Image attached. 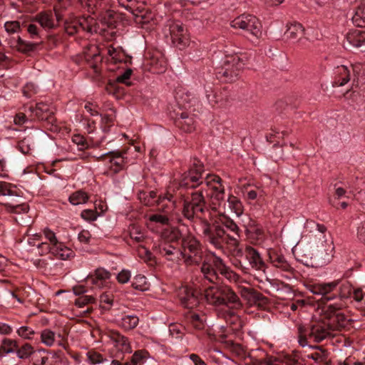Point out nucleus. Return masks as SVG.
I'll return each mask as SVG.
<instances>
[{"instance_id": "obj_1", "label": "nucleus", "mask_w": 365, "mask_h": 365, "mask_svg": "<svg viewBox=\"0 0 365 365\" xmlns=\"http://www.w3.org/2000/svg\"><path fill=\"white\" fill-rule=\"evenodd\" d=\"M118 19V14L110 9L108 4L95 17L91 15H83L71 19L65 23V31L70 36L78 33L81 31L86 33H99L106 36V33L111 36L115 34L111 31L109 32L105 27L113 29L115 28Z\"/></svg>"}, {"instance_id": "obj_2", "label": "nucleus", "mask_w": 365, "mask_h": 365, "mask_svg": "<svg viewBox=\"0 0 365 365\" xmlns=\"http://www.w3.org/2000/svg\"><path fill=\"white\" fill-rule=\"evenodd\" d=\"M204 296L206 302L212 306H225L230 309H240L242 307V303L240 297L227 285L208 286L204 290Z\"/></svg>"}, {"instance_id": "obj_3", "label": "nucleus", "mask_w": 365, "mask_h": 365, "mask_svg": "<svg viewBox=\"0 0 365 365\" xmlns=\"http://www.w3.org/2000/svg\"><path fill=\"white\" fill-rule=\"evenodd\" d=\"M202 237L204 240L217 250H222L230 242H235V238L227 235V231L215 219L211 222L205 218H200Z\"/></svg>"}, {"instance_id": "obj_4", "label": "nucleus", "mask_w": 365, "mask_h": 365, "mask_svg": "<svg viewBox=\"0 0 365 365\" xmlns=\"http://www.w3.org/2000/svg\"><path fill=\"white\" fill-rule=\"evenodd\" d=\"M334 336L323 319L312 322L304 326L298 327L299 343L302 346L307 345L309 341L320 343Z\"/></svg>"}, {"instance_id": "obj_5", "label": "nucleus", "mask_w": 365, "mask_h": 365, "mask_svg": "<svg viewBox=\"0 0 365 365\" xmlns=\"http://www.w3.org/2000/svg\"><path fill=\"white\" fill-rule=\"evenodd\" d=\"M353 287L348 281H334L329 283H319L312 286L311 292L315 295H321V299L330 301L336 297L341 299L351 297Z\"/></svg>"}, {"instance_id": "obj_6", "label": "nucleus", "mask_w": 365, "mask_h": 365, "mask_svg": "<svg viewBox=\"0 0 365 365\" xmlns=\"http://www.w3.org/2000/svg\"><path fill=\"white\" fill-rule=\"evenodd\" d=\"M205 172L203 163L197 158L190 159L189 168L184 172L179 180L180 190H195L199 186L204 187L205 180H202V174Z\"/></svg>"}, {"instance_id": "obj_7", "label": "nucleus", "mask_w": 365, "mask_h": 365, "mask_svg": "<svg viewBox=\"0 0 365 365\" xmlns=\"http://www.w3.org/2000/svg\"><path fill=\"white\" fill-rule=\"evenodd\" d=\"M180 247L181 257L186 264H199L202 259V245L191 232H187Z\"/></svg>"}, {"instance_id": "obj_8", "label": "nucleus", "mask_w": 365, "mask_h": 365, "mask_svg": "<svg viewBox=\"0 0 365 365\" xmlns=\"http://www.w3.org/2000/svg\"><path fill=\"white\" fill-rule=\"evenodd\" d=\"M163 34L167 44L185 46L190 43L187 29L178 20L168 19L163 28Z\"/></svg>"}, {"instance_id": "obj_9", "label": "nucleus", "mask_w": 365, "mask_h": 365, "mask_svg": "<svg viewBox=\"0 0 365 365\" xmlns=\"http://www.w3.org/2000/svg\"><path fill=\"white\" fill-rule=\"evenodd\" d=\"M323 321L329 329L333 331H340L350 324V319L341 310V305L329 304L323 310Z\"/></svg>"}, {"instance_id": "obj_10", "label": "nucleus", "mask_w": 365, "mask_h": 365, "mask_svg": "<svg viewBox=\"0 0 365 365\" xmlns=\"http://www.w3.org/2000/svg\"><path fill=\"white\" fill-rule=\"evenodd\" d=\"M204 188V192L210 200L212 210H216L217 206H220L225 199L222 180L217 175H207L205 178Z\"/></svg>"}, {"instance_id": "obj_11", "label": "nucleus", "mask_w": 365, "mask_h": 365, "mask_svg": "<svg viewBox=\"0 0 365 365\" xmlns=\"http://www.w3.org/2000/svg\"><path fill=\"white\" fill-rule=\"evenodd\" d=\"M98 48L99 47H85L83 55L85 61L93 70V81L97 83L98 86H101L105 82L104 77L101 73L103 58Z\"/></svg>"}, {"instance_id": "obj_12", "label": "nucleus", "mask_w": 365, "mask_h": 365, "mask_svg": "<svg viewBox=\"0 0 365 365\" xmlns=\"http://www.w3.org/2000/svg\"><path fill=\"white\" fill-rule=\"evenodd\" d=\"M230 25L235 29L247 31L257 38L262 34L261 23L255 16L252 14H241L231 21Z\"/></svg>"}, {"instance_id": "obj_13", "label": "nucleus", "mask_w": 365, "mask_h": 365, "mask_svg": "<svg viewBox=\"0 0 365 365\" xmlns=\"http://www.w3.org/2000/svg\"><path fill=\"white\" fill-rule=\"evenodd\" d=\"M245 63L237 54L231 56V60H227L225 66L219 68L217 78L224 83L235 81L239 76V70Z\"/></svg>"}, {"instance_id": "obj_14", "label": "nucleus", "mask_w": 365, "mask_h": 365, "mask_svg": "<svg viewBox=\"0 0 365 365\" xmlns=\"http://www.w3.org/2000/svg\"><path fill=\"white\" fill-rule=\"evenodd\" d=\"M143 56L152 73H163L166 71L167 61L163 53L157 47H145Z\"/></svg>"}, {"instance_id": "obj_15", "label": "nucleus", "mask_w": 365, "mask_h": 365, "mask_svg": "<svg viewBox=\"0 0 365 365\" xmlns=\"http://www.w3.org/2000/svg\"><path fill=\"white\" fill-rule=\"evenodd\" d=\"M205 96L212 106L226 107L231 102V91L226 87L215 89L212 85L205 86Z\"/></svg>"}, {"instance_id": "obj_16", "label": "nucleus", "mask_w": 365, "mask_h": 365, "mask_svg": "<svg viewBox=\"0 0 365 365\" xmlns=\"http://www.w3.org/2000/svg\"><path fill=\"white\" fill-rule=\"evenodd\" d=\"M127 149L109 151L102 155L99 159L108 158V172L115 175L125 168L128 158L125 156Z\"/></svg>"}, {"instance_id": "obj_17", "label": "nucleus", "mask_w": 365, "mask_h": 365, "mask_svg": "<svg viewBox=\"0 0 365 365\" xmlns=\"http://www.w3.org/2000/svg\"><path fill=\"white\" fill-rule=\"evenodd\" d=\"M29 110L31 113V120H38L44 121L48 125H54L56 121L53 107L43 102L36 103V106H30Z\"/></svg>"}, {"instance_id": "obj_18", "label": "nucleus", "mask_w": 365, "mask_h": 365, "mask_svg": "<svg viewBox=\"0 0 365 365\" xmlns=\"http://www.w3.org/2000/svg\"><path fill=\"white\" fill-rule=\"evenodd\" d=\"M240 296L250 306H257L264 309L269 303V299L261 292L252 287L240 288Z\"/></svg>"}, {"instance_id": "obj_19", "label": "nucleus", "mask_w": 365, "mask_h": 365, "mask_svg": "<svg viewBox=\"0 0 365 365\" xmlns=\"http://www.w3.org/2000/svg\"><path fill=\"white\" fill-rule=\"evenodd\" d=\"M215 255L212 259H205L201 264L200 276L202 281H203V285H206V282L213 284L214 285L217 284L220 277L218 275V269L214 265L215 262Z\"/></svg>"}, {"instance_id": "obj_20", "label": "nucleus", "mask_w": 365, "mask_h": 365, "mask_svg": "<svg viewBox=\"0 0 365 365\" xmlns=\"http://www.w3.org/2000/svg\"><path fill=\"white\" fill-rule=\"evenodd\" d=\"M268 255L269 261L274 267L280 269L282 272H287L289 274V277H296L297 272L287 262L280 251L270 249L268 250Z\"/></svg>"}, {"instance_id": "obj_21", "label": "nucleus", "mask_w": 365, "mask_h": 365, "mask_svg": "<svg viewBox=\"0 0 365 365\" xmlns=\"http://www.w3.org/2000/svg\"><path fill=\"white\" fill-rule=\"evenodd\" d=\"M178 298L180 305L185 309H193L199 304L197 292L187 286L181 287L178 289Z\"/></svg>"}, {"instance_id": "obj_22", "label": "nucleus", "mask_w": 365, "mask_h": 365, "mask_svg": "<svg viewBox=\"0 0 365 365\" xmlns=\"http://www.w3.org/2000/svg\"><path fill=\"white\" fill-rule=\"evenodd\" d=\"M261 358L258 359L250 354L252 362L255 365H290L292 359L288 356H269L263 350H259Z\"/></svg>"}, {"instance_id": "obj_23", "label": "nucleus", "mask_w": 365, "mask_h": 365, "mask_svg": "<svg viewBox=\"0 0 365 365\" xmlns=\"http://www.w3.org/2000/svg\"><path fill=\"white\" fill-rule=\"evenodd\" d=\"M244 227L246 237L251 243L257 244L264 240L265 236L264 230L262 226L255 220L250 218Z\"/></svg>"}, {"instance_id": "obj_24", "label": "nucleus", "mask_w": 365, "mask_h": 365, "mask_svg": "<svg viewBox=\"0 0 365 365\" xmlns=\"http://www.w3.org/2000/svg\"><path fill=\"white\" fill-rule=\"evenodd\" d=\"M217 220L224 229H227V235L235 238V242H230V245L237 247L239 245V238L240 237V230L237 225L233 220L225 215H220Z\"/></svg>"}, {"instance_id": "obj_25", "label": "nucleus", "mask_w": 365, "mask_h": 365, "mask_svg": "<svg viewBox=\"0 0 365 365\" xmlns=\"http://www.w3.org/2000/svg\"><path fill=\"white\" fill-rule=\"evenodd\" d=\"M182 200V215L185 218L193 222L196 217L202 218L200 215H203L207 210V207H202L195 203L187 201V200Z\"/></svg>"}, {"instance_id": "obj_26", "label": "nucleus", "mask_w": 365, "mask_h": 365, "mask_svg": "<svg viewBox=\"0 0 365 365\" xmlns=\"http://www.w3.org/2000/svg\"><path fill=\"white\" fill-rule=\"evenodd\" d=\"M24 20L19 19L15 21H8L4 23V29L9 35L19 34L20 31L24 30ZM18 46H37V43L25 44L20 36L17 35L16 38H14Z\"/></svg>"}, {"instance_id": "obj_27", "label": "nucleus", "mask_w": 365, "mask_h": 365, "mask_svg": "<svg viewBox=\"0 0 365 365\" xmlns=\"http://www.w3.org/2000/svg\"><path fill=\"white\" fill-rule=\"evenodd\" d=\"M158 252L169 261H175L180 258L181 251L179 246L162 240L158 247Z\"/></svg>"}, {"instance_id": "obj_28", "label": "nucleus", "mask_w": 365, "mask_h": 365, "mask_svg": "<svg viewBox=\"0 0 365 365\" xmlns=\"http://www.w3.org/2000/svg\"><path fill=\"white\" fill-rule=\"evenodd\" d=\"M195 120L192 115L186 112L177 113L175 117V125L186 133H191L195 128Z\"/></svg>"}, {"instance_id": "obj_29", "label": "nucleus", "mask_w": 365, "mask_h": 365, "mask_svg": "<svg viewBox=\"0 0 365 365\" xmlns=\"http://www.w3.org/2000/svg\"><path fill=\"white\" fill-rule=\"evenodd\" d=\"M111 274L110 272L103 267L97 268L93 273L88 275L87 282L98 288H102L104 283L107 279L110 278Z\"/></svg>"}, {"instance_id": "obj_30", "label": "nucleus", "mask_w": 365, "mask_h": 365, "mask_svg": "<svg viewBox=\"0 0 365 365\" xmlns=\"http://www.w3.org/2000/svg\"><path fill=\"white\" fill-rule=\"evenodd\" d=\"M304 28L300 23L292 22L287 24V30L284 34V38L292 43H297L304 34Z\"/></svg>"}, {"instance_id": "obj_31", "label": "nucleus", "mask_w": 365, "mask_h": 365, "mask_svg": "<svg viewBox=\"0 0 365 365\" xmlns=\"http://www.w3.org/2000/svg\"><path fill=\"white\" fill-rule=\"evenodd\" d=\"M245 253V257L249 262V265L252 268L257 270L264 269L265 263L256 249L247 247Z\"/></svg>"}, {"instance_id": "obj_32", "label": "nucleus", "mask_w": 365, "mask_h": 365, "mask_svg": "<svg viewBox=\"0 0 365 365\" xmlns=\"http://www.w3.org/2000/svg\"><path fill=\"white\" fill-rule=\"evenodd\" d=\"M185 236V234H183L178 227H171L165 229L161 234L163 241L174 244L176 246L179 245L180 241L182 242Z\"/></svg>"}, {"instance_id": "obj_33", "label": "nucleus", "mask_w": 365, "mask_h": 365, "mask_svg": "<svg viewBox=\"0 0 365 365\" xmlns=\"http://www.w3.org/2000/svg\"><path fill=\"white\" fill-rule=\"evenodd\" d=\"M214 265L218 269L219 273L230 282H237L239 281L240 275L227 267L221 257H215Z\"/></svg>"}, {"instance_id": "obj_34", "label": "nucleus", "mask_w": 365, "mask_h": 365, "mask_svg": "<svg viewBox=\"0 0 365 365\" xmlns=\"http://www.w3.org/2000/svg\"><path fill=\"white\" fill-rule=\"evenodd\" d=\"M109 336L115 346L122 352H131V348L128 339L118 331H110Z\"/></svg>"}, {"instance_id": "obj_35", "label": "nucleus", "mask_w": 365, "mask_h": 365, "mask_svg": "<svg viewBox=\"0 0 365 365\" xmlns=\"http://www.w3.org/2000/svg\"><path fill=\"white\" fill-rule=\"evenodd\" d=\"M79 3L82 8L96 16L108 4L106 0H79Z\"/></svg>"}, {"instance_id": "obj_36", "label": "nucleus", "mask_w": 365, "mask_h": 365, "mask_svg": "<svg viewBox=\"0 0 365 365\" xmlns=\"http://www.w3.org/2000/svg\"><path fill=\"white\" fill-rule=\"evenodd\" d=\"M2 206L9 213H28L29 211V206L27 203L14 200H11L9 202L3 203Z\"/></svg>"}, {"instance_id": "obj_37", "label": "nucleus", "mask_w": 365, "mask_h": 365, "mask_svg": "<svg viewBox=\"0 0 365 365\" xmlns=\"http://www.w3.org/2000/svg\"><path fill=\"white\" fill-rule=\"evenodd\" d=\"M42 29H51L55 26L53 14L51 11H43L37 14L34 19Z\"/></svg>"}, {"instance_id": "obj_38", "label": "nucleus", "mask_w": 365, "mask_h": 365, "mask_svg": "<svg viewBox=\"0 0 365 365\" xmlns=\"http://www.w3.org/2000/svg\"><path fill=\"white\" fill-rule=\"evenodd\" d=\"M350 81V71L345 66H337L333 86H343Z\"/></svg>"}, {"instance_id": "obj_39", "label": "nucleus", "mask_w": 365, "mask_h": 365, "mask_svg": "<svg viewBox=\"0 0 365 365\" xmlns=\"http://www.w3.org/2000/svg\"><path fill=\"white\" fill-rule=\"evenodd\" d=\"M156 202L158 205L161 206L160 209L165 212H170L175 207L174 196L168 192L163 195H160Z\"/></svg>"}, {"instance_id": "obj_40", "label": "nucleus", "mask_w": 365, "mask_h": 365, "mask_svg": "<svg viewBox=\"0 0 365 365\" xmlns=\"http://www.w3.org/2000/svg\"><path fill=\"white\" fill-rule=\"evenodd\" d=\"M204 190L205 188L201 187L198 190L192 191L190 193V197H186L185 194H182L180 192L181 198L182 200H187V201L195 203L202 207H207V202L204 195Z\"/></svg>"}, {"instance_id": "obj_41", "label": "nucleus", "mask_w": 365, "mask_h": 365, "mask_svg": "<svg viewBox=\"0 0 365 365\" xmlns=\"http://www.w3.org/2000/svg\"><path fill=\"white\" fill-rule=\"evenodd\" d=\"M111 48L108 50V53L114 64L121 62L125 63H131V56L125 55L122 50V47H111Z\"/></svg>"}, {"instance_id": "obj_42", "label": "nucleus", "mask_w": 365, "mask_h": 365, "mask_svg": "<svg viewBox=\"0 0 365 365\" xmlns=\"http://www.w3.org/2000/svg\"><path fill=\"white\" fill-rule=\"evenodd\" d=\"M346 40L351 46H362L365 43V31L351 30L346 34Z\"/></svg>"}, {"instance_id": "obj_43", "label": "nucleus", "mask_w": 365, "mask_h": 365, "mask_svg": "<svg viewBox=\"0 0 365 365\" xmlns=\"http://www.w3.org/2000/svg\"><path fill=\"white\" fill-rule=\"evenodd\" d=\"M52 255L59 259L66 260L73 257L74 252L71 249L61 242L56 247H53Z\"/></svg>"}, {"instance_id": "obj_44", "label": "nucleus", "mask_w": 365, "mask_h": 365, "mask_svg": "<svg viewBox=\"0 0 365 365\" xmlns=\"http://www.w3.org/2000/svg\"><path fill=\"white\" fill-rule=\"evenodd\" d=\"M139 323V318L135 314H124L118 325L125 330H131L135 329Z\"/></svg>"}, {"instance_id": "obj_45", "label": "nucleus", "mask_w": 365, "mask_h": 365, "mask_svg": "<svg viewBox=\"0 0 365 365\" xmlns=\"http://www.w3.org/2000/svg\"><path fill=\"white\" fill-rule=\"evenodd\" d=\"M352 21L358 27H365V0H361L357 6Z\"/></svg>"}, {"instance_id": "obj_46", "label": "nucleus", "mask_w": 365, "mask_h": 365, "mask_svg": "<svg viewBox=\"0 0 365 365\" xmlns=\"http://www.w3.org/2000/svg\"><path fill=\"white\" fill-rule=\"evenodd\" d=\"M18 348V343L16 340L5 338L0 345V358L11 353L16 352Z\"/></svg>"}, {"instance_id": "obj_47", "label": "nucleus", "mask_w": 365, "mask_h": 365, "mask_svg": "<svg viewBox=\"0 0 365 365\" xmlns=\"http://www.w3.org/2000/svg\"><path fill=\"white\" fill-rule=\"evenodd\" d=\"M313 349L318 350L319 351L312 353L307 355L309 359H312L317 363H327L329 358V351L324 349L322 346H314Z\"/></svg>"}, {"instance_id": "obj_48", "label": "nucleus", "mask_w": 365, "mask_h": 365, "mask_svg": "<svg viewBox=\"0 0 365 365\" xmlns=\"http://www.w3.org/2000/svg\"><path fill=\"white\" fill-rule=\"evenodd\" d=\"M34 365H60V356L55 352H48L41 359L34 363Z\"/></svg>"}, {"instance_id": "obj_49", "label": "nucleus", "mask_w": 365, "mask_h": 365, "mask_svg": "<svg viewBox=\"0 0 365 365\" xmlns=\"http://www.w3.org/2000/svg\"><path fill=\"white\" fill-rule=\"evenodd\" d=\"M89 200V196L87 192L82 190H78L72 193L68 200L73 205H78L87 202Z\"/></svg>"}, {"instance_id": "obj_50", "label": "nucleus", "mask_w": 365, "mask_h": 365, "mask_svg": "<svg viewBox=\"0 0 365 365\" xmlns=\"http://www.w3.org/2000/svg\"><path fill=\"white\" fill-rule=\"evenodd\" d=\"M204 315H200L197 313L190 312L187 315V321L192 325V327L197 330H202L204 329V320L202 317Z\"/></svg>"}, {"instance_id": "obj_51", "label": "nucleus", "mask_w": 365, "mask_h": 365, "mask_svg": "<svg viewBox=\"0 0 365 365\" xmlns=\"http://www.w3.org/2000/svg\"><path fill=\"white\" fill-rule=\"evenodd\" d=\"M53 1L54 3L53 10L55 16L56 21L58 22L62 19V15L61 12L70 6L71 0H53Z\"/></svg>"}, {"instance_id": "obj_52", "label": "nucleus", "mask_w": 365, "mask_h": 365, "mask_svg": "<svg viewBox=\"0 0 365 365\" xmlns=\"http://www.w3.org/2000/svg\"><path fill=\"white\" fill-rule=\"evenodd\" d=\"M118 83H117L115 80H109L105 87V90L108 94L113 95L116 98H120L123 96L124 91L123 88L120 87Z\"/></svg>"}, {"instance_id": "obj_53", "label": "nucleus", "mask_w": 365, "mask_h": 365, "mask_svg": "<svg viewBox=\"0 0 365 365\" xmlns=\"http://www.w3.org/2000/svg\"><path fill=\"white\" fill-rule=\"evenodd\" d=\"M227 204L229 208L236 214L237 216H240L243 212V205L242 202L235 196L230 195L227 199Z\"/></svg>"}, {"instance_id": "obj_54", "label": "nucleus", "mask_w": 365, "mask_h": 365, "mask_svg": "<svg viewBox=\"0 0 365 365\" xmlns=\"http://www.w3.org/2000/svg\"><path fill=\"white\" fill-rule=\"evenodd\" d=\"M351 66L354 76V81L359 83L361 80L365 81V63H355Z\"/></svg>"}, {"instance_id": "obj_55", "label": "nucleus", "mask_w": 365, "mask_h": 365, "mask_svg": "<svg viewBox=\"0 0 365 365\" xmlns=\"http://www.w3.org/2000/svg\"><path fill=\"white\" fill-rule=\"evenodd\" d=\"M131 286L139 291H145L148 289L146 277L143 274H137L134 277Z\"/></svg>"}, {"instance_id": "obj_56", "label": "nucleus", "mask_w": 365, "mask_h": 365, "mask_svg": "<svg viewBox=\"0 0 365 365\" xmlns=\"http://www.w3.org/2000/svg\"><path fill=\"white\" fill-rule=\"evenodd\" d=\"M297 260L307 267H314L312 253L310 250H303L299 253Z\"/></svg>"}, {"instance_id": "obj_57", "label": "nucleus", "mask_w": 365, "mask_h": 365, "mask_svg": "<svg viewBox=\"0 0 365 365\" xmlns=\"http://www.w3.org/2000/svg\"><path fill=\"white\" fill-rule=\"evenodd\" d=\"M35 22V21L34 22H27L26 21L24 22V29L26 30V31L33 38L40 37L42 31L40 28L38 27Z\"/></svg>"}, {"instance_id": "obj_58", "label": "nucleus", "mask_w": 365, "mask_h": 365, "mask_svg": "<svg viewBox=\"0 0 365 365\" xmlns=\"http://www.w3.org/2000/svg\"><path fill=\"white\" fill-rule=\"evenodd\" d=\"M129 235L131 239L134 240L136 242H143L145 239L144 233L141 229L136 225H131L129 227Z\"/></svg>"}, {"instance_id": "obj_59", "label": "nucleus", "mask_w": 365, "mask_h": 365, "mask_svg": "<svg viewBox=\"0 0 365 365\" xmlns=\"http://www.w3.org/2000/svg\"><path fill=\"white\" fill-rule=\"evenodd\" d=\"M16 187L13 186L11 184L6 182H0V193L3 195H9V196H17L19 197H21L19 194L16 192L14 188Z\"/></svg>"}, {"instance_id": "obj_60", "label": "nucleus", "mask_w": 365, "mask_h": 365, "mask_svg": "<svg viewBox=\"0 0 365 365\" xmlns=\"http://www.w3.org/2000/svg\"><path fill=\"white\" fill-rule=\"evenodd\" d=\"M16 353L19 359H27L33 353V347L31 344L26 343L20 348H16Z\"/></svg>"}, {"instance_id": "obj_61", "label": "nucleus", "mask_w": 365, "mask_h": 365, "mask_svg": "<svg viewBox=\"0 0 365 365\" xmlns=\"http://www.w3.org/2000/svg\"><path fill=\"white\" fill-rule=\"evenodd\" d=\"M41 339L43 344L51 346L55 341V333L50 329H44L41 333Z\"/></svg>"}, {"instance_id": "obj_62", "label": "nucleus", "mask_w": 365, "mask_h": 365, "mask_svg": "<svg viewBox=\"0 0 365 365\" xmlns=\"http://www.w3.org/2000/svg\"><path fill=\"white\" fill-rule=\"evenodd\" d=\"M88 360L93 364L103 363L107 361V359L103 358V355L94 350H91L86 354Z\"/></svg>"}, {"instance_id": "obj_63", "label": "nucleus", "mask_w": 365, "mask_h": 365, "mask_svg": "<svg viewBox=\"0 0 365 365\" xmlns=\"http://www.w3.org/2000/svg\"><path fill=\"white\" fill-rule=\"evenodd\" d=\"M114 124V117L106 114L101 117V128L104 133H108Z\"/></svg>"}, {"instance_id": "obj_64", "label": "nucleus", "mask_w": 365, "mask_h": 365, "mask_svg": "<svg viewBox=\"0 0 365 365\" xmlns=\"http://www.w3.org/2000/svg\"><path fill=\"white\" fill-rule=\"evenodd\" d=\"M132 73L133 70L131 68L125 69L122 74H120L116 77V82L118 83H123L127 86H130L132 83L128 80L130 78Z\"/></svg>"}]
</instances>
